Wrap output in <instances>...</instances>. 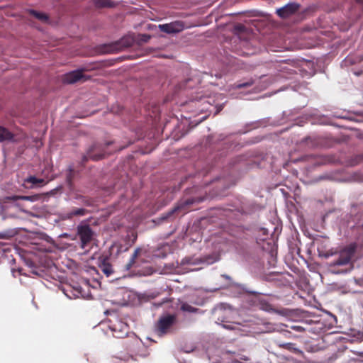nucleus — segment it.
Here are the masks:
<instances>
[{
  "instance_id": "obj_1",
  "label": "nucleus",
  "mask_w": 363,
  "mask_h": 363,
  "mask_svg": "<svg viewBox=\"0 0 363 363\" xmlns=\"http://www.w3.org/2000/svg\"><path fill=\"white\" fill-rule=\"evenodd\" d=\"M177 322L176 314L167 313L160 317L155 325V331L159 336H163L171 332Z\"/></svg>"
},
{
  "instance_id": "obj_2",
  "label": "nucleus",
  "mask_w": 363,
  "mask_h": 363,
  "mask_svg": "<svg viewBox=\"0 0 363 363\" xmlns=\"http://www.w3.org/2000/svg\"><path fill=\"white\" fill-rule=\"evenodd\" d=\"M113 143L112 141L106 142L104 144L96 143L93 144L86 151V155L82 157L81 164L84 165L86 162L90 159L94 161H98L104 158L106 155L105 149L108 145Z\"/></svg>"
},
{
  "instance_id": "obj_3",
  "label": "nucleus",
  "mask_w": 363,
  "mask_h": 363,
  "mask_svg": "<svg viewBox=\"0 0 363 363\" xmlns=\"http://www.w3.org/2000/svg\"><path fill=\"white\" fill-rule=\"evenodd\" d=\"M77 235L80 240V247L84 249L93 240L94 232L89 224L86 222H82L77 227Z\"/></svg>"
},
{
  "instance_id": "obj_4",
  "label": "nucleus",
  "mask_w": 363,
  "mask_h": 363,
  "mask_svg": "<svg viewBox=\"0 0 363 363\" xmlns=\"http://www.w3.org/2000/svg\"><path fill=\"white\" fill-rule=\"evenodd\" d=\"M356 244H350L344 247L338 255V257L330 263V267L343 266L347 264L356 252Z\"/></svg>"
},
{
  "instance_id": "obj_5",
  "label": "nucleus",
  "mask_w": 363,
  "mask_h": 363,
  "mask_svg": "<svg viewBox=\"0 0 363 363\" xmlns=\"http://www.w3.org/2000/svg\"><path fill=\"white\" fill-rule=\"evenodd\" d=\"M301 5L296 2H289L286 5L277 9L276 13L281 18H288L298 12Z\"/></svg>"
},
{
  "instance_id": "obj_6",
  "label": "nucleus",
  "mask_w": 363,
  "mask_h": 363,
  "mask_svg": "<svg viewBox=\"0 0 363 363\" xmlns=\"http://www.w3.org/2000/svg\"><path fill=\"white\" fill-rule=\"evenodd\" d=\"M159 29L164 33L170 34L182 31L185 26L182 21H176L169 23L159 25Z\"/></svg>"
},
{
  "instance_id": "obj_7",
  "label": "nucleus",
  "mask_w": 363,
  "mask_h": 363,
  "mask_svg": "<svg viewBox=\"0 0 363 363\" xmlns=\"http://www.w3.org/2000/svg\"><path fill=\"white\" fill-rule=\"evenodd\" d=\"M84 69H77L65 74L63 77V82L67 84H74L84 78Z\"/></svg>"
},
{
  "instance_id": "obj_8",
  "label": "nucleus",
  "mask_w": 363,
  "mask_h": 363,
  "mask_svg": "<svg viewBox=\"0 0 363 363\" xmlns=\"http://www.w3.org/2000/svg\"><path fill=\"white\" fill-rule=\"evenodd\" d=\"M113 337L116 338H123L128 333V326L125 323H118L111 327Z\"/></svg>"
},
{
  "instance_id": "obj_9",
  "label": "nucleus",
  "mask_w": 363,
  "mask_h": 363,
  "mask_svg": "<svg viewBox=\"0 0 363 363\" xmlns=\"http://www.w3.org/2000/svg\"><path fill=\"white\" fill-rule=\"evenodd\" d=\"M99 267L106 277H109L113 273L112 265L106 257L99 259Z\"/></svg>"
},
{
  "instance_id": "obj_10",
  "label": "nucleus",
  "mask_w": 363,
  "mask_h": 363,
  "mask_svg": "<svg viewBox=\"0 0 363 363\" xmlns=\"http://www.w3.org/2000/svg\"><path fill=\"white\" fill-rule=\"evenodd\" d=\"M277 345L280 348L287 350H289L290 352H294L295 354H299V353L302 352L299 349H298L296 347V344L293 343V342H277Z\"/></svg>"
},
{
  "instance_id": "obj_11",
  "label": "nucleus",
  "mask_w": 363,
  "mask_h": 363,
  "mask_svg": "<svg viewBox=\"0 0 363 363\" xmlns=\"http://www.w3.org/2000/svg\"><path fill=\"white\" fill-rule=\"evenodd\" d=\"M13 135L6 128L0 126V142L12 140Z\"/></svg>"
},
{
  "instance_id": "obj_12",
  "label": "nucleus",
  "mask_w": 363,
  "mask_h": 363,
  "mask_svg": "<svg viewBox=\"0 0 363 363\" xmlns=\"http://www.w3.org/2000/svg\"><path fill=\"white\" fill-rule=\"evenodd\" d=\"M87 213V210L84 208H74L70 212L67 213V218L70 219L74 216H84Z\"/></svg>"
},
{
  "instance_id": "obj_13",
  "label": "nucleus",
  "mask_w": 363,
  "mask_h": 363,
  "mask_svg": "<svg viewBox=\"0 0 363 363\" xmlns=\"http://www.w3.org/2000/svg\"><path fill=\"white\" fill-rule=\"evenodd\" d=\"M28 12L30 15H32L33 16H34L35 18L41 21L46 22L47 21H48V16L44 13H40L33 9L29 10Z\"/></svg>"
},
{
  "instance_id": "obj_14",
  "label": "nucleus",
  "mask_w": 363,
  "mask_h": 363,
  "mask_svg": "<svg viewBox=\"0 0 363 363\" xmlns=\"http://www.w3.org/2000/svg\"><path fill=\"white\" fill-rule=\"evenodd\" d=\"M26 182L28 183H30L33 186H42L46 184L45 181L43 179H39L34 176L29 177Z\"/></svg>"
},
{
  "instance_id": "obj_15",
  "label": "nucleus",
  "mask_w": 363,
  "mask_h": 363,
  "mask_svg": "<svg viewBox=\"0 0 363 363\" xmlns=\"http://www.w3.org/2000/svg\"><path fill=\"white\" fill-rule=\"evenodd\" d=\"M140 248H137L134 251V252H133V255L131 256L129 262L125 265V268H126L127 270H128V269L132 268V267L134 265V264L135 262L136 258L140 255Z\"/></svg>"
},
{
  "instance_id": "obj_16",
  "label": "nucleus",
  "mask_w": 363,
  "mask_h": 363,
  "mask_svg": "<svg viewBox=\"0 0 363 363\" xmlns=\"http://www.w3.org/2000/svg\"><path fill=\"white\" fill-rule=\"evenodd\" d=\"M133 40L130 38H123L117 43V45L120 48H129L133 45Z\"/></svg>"
},
{
  "instance_id": "obj_17",
  "label": "nucleus",
  "mask_w": 363,
  "mask_h": 363,
  "mask_svg": "<svg viewBox=\"0 0 363 363\" xmlns=\"http://www.w3.org/2000/svg\"><path fill=\"white\" fill-rule=\"evenodd\" d=\"M258 305H259V308L262 310H264V311H266L268 312L274 311L273 309L272 306L270 303H269L268 302H267L266 301H263V299H260L259 301Z\"/></svg>"
},
{
  "instance_id": "obj_18",
  "label": "nucleus",
  "mask_w": 363,
  "mask_h": 363,
  "mask_svg": "<svg viewBox=\"0 0 363 363\" xmlns=\"http://www.w3.org/2000/svg\"><path fill=\"white\" fill-rule=\"evenodd\" d=\"M181 310L182 311L188 312V313H196L199 309L191 306V305H189L187 303H184L181 306Z\"/></svg>"
},
{
  "instance_id": "obj_19",
  "label": "nucleus",
  "mask_w": 363,
  "mask_h": 363,
  "mask_svg": "<svg viewBox=\"0 0 363 363\" xmlns=\"http://www.w3.org/2000/svg\"><path fill=\"white\" fill-rule=\"evenodd\" d=\"M75 172L74 169L72 167H69L67 170V183L71 185L72 180L74 177Z\"/></svg>"
},
{
  "instance_id": "obj_20",
  "label": "nucleus",
  "mask_w": 363,
  "mask_h": 363,
  "mask_svg": "<svg viewBox=\"0 0 363 363\" xmlns=\"http://www.w3.org/2000/svg\"><path fill=\"white\" fill-rule=\"evenodd\" d=\"M94 4L98 8L110 6L108 0H94Z\"/></svg>"
},
{
  "instance_id": "obj_21",
  "label": "nucleus",
  "mask_w": 363,
  "mask_h": 363,
  "mask_svg": "<svg viewBox=\"0 0 363 363\" xmlns=\"http://www.w3.org/2000/svg\"><path fill=\"white\" fill-rule=\"evenodd\" d=\"M138 341L135 337L133 338V341H131L130 342H128V341L124 342V345L126 346V349L130 351L134 350L135 345H138Z\"/></svg>"
},
{
  "instance_id": "obj_22",
  "label": "nucleus",
  "mask_w": 363,
  "mask_h": 363,
  "mask_svg": "<svg viewBox=\"0 0 363 363\" xmlns=\"http://www.w3.org/2000/svg\"><path fill=\"white\" fill-rule=\"evenodd\" d=\"M254 84V81L252 79H250L245 83H238L235 84V88L237 89H241L245 87H248L252 86Z\"/></svg>"
},
{
  "instance_id": "obj_23",
  "label": "nucleus",
  "mask_w": 363,
  "mask_h": 363,
  "mask_svg": "<svg viewBox=\"0 0 363 363\" xmlns=\"http://www.w3.org/2000/svg\"><path fill=\"white\" fill-rule=\"evenodd\" d=\"M245 30H246L245 26L242 24H238L235 26V30L237 34H240V33L245 32Z\"/></svg>"
},
{
  "instance_id": "obj_24",
  "label": "nucleus",
  "mask_w": 363,
  "mask_h": 363,
  "mask_svg": "<svg viewBox=\"0 0 363 363\" xmlns=\"http://www.w3.org/2000/svg\"><path fill=\"white\" fill-rule=\"evenodd\" d=\"M291 329H293L297 332H303L304 330V328L300 325H293V326H291Z\"/></svg>"
},
{
  "instance_id": "obj_25",
  "label": "nucleus",
  "mask_w": 363,
  "mask_h": 363,
  "mask_svg": "<svg viewBox=\"0 0 363 363\" xmlns=\"http://www.w3.org/2000/svg\"><path fill=\"white\" fill-rule=\"evenodd\" d=\"M178 209H179V208H175L172 209V211H170L168 213L167 216L166 218L171 216H172L174 212H176Z\"/></svg>"
},
{
  "instance_id": "obj_26",
  "label": "nucleus",
  "mask_w": 363,
  "mask_h": 363,
  "mask_svg": "<svg viewBox=\"0 0 363 363\" xmlns=\"http://www.w3.org/2000/svg\"><path fill=\"white\" fill-rule=\"evenodd\" d=\"M83 202L87 205V206H89L91 204L90 201L89 200H83Z\"/></svg>"
},
{
  "instance_id": "obj_27",
  "label": "nucleus",
  "mask_w": 363,
  "mask_h": 363,
  "mask_svg": "<svg viewBox=\"0 0 363 363\" xmlns=\"http://www.w3.org/2000/svg\"><path fill=\"white\" fill-rule=\"evenodd\" d=\"M223 277L227 279H230V277L228 275H223Z\"/></svg>"
},
{
  "instance_id": "obj_28",
  "label": "nucleus",
  "mask_w": 363,
  "mask_h": 363,
  "mask_svg": "<svg viewBox=\"0 0 363 363\" xmlns=\"http://www.w3.org/2000/svg\"><path fill=\"white\" fill-rule=\"evenodd\" d=\"M356 1H357V2H359V3H362V4H363V0H356Z\"/></svg>"
}]
</instances>
